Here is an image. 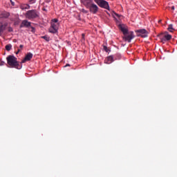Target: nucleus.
Instances as JSON below:
<instances>
[{
    "instance_id": "obj_1",
    "label": "nucleus",
    "mask_w": 177,
    "mask_h": 177,
    "mask_svg": "<svg viewBox=\"0 0 177 177\" xmlns=\"http://www.w3.org/2000/svg\"><path fill=\"white\" fill-rule=\"evenodd\" d=\"M111 16H113V19H115V21L120 31L124 34V37H123L124 41L127 42H131L133 38H135V35H133V32H128V29L125 27L124 24H121V20L122 19V15L117 14L114 11L111 12Z\"/></svg>"
},
{
    "instance_id": "obj_2",
    "label": "nucleus",
    "mask_w": 177,
    "mask_h": 177,
    "mask_svg": "<svg viewBox=\"0 0 177 177\" xmlns=\"http://www.w3.org/2000/svg\"><path fill=\"white\" fill-rule=\"evenodd\" d=\"M7 64L10 68H17V70H21L23 66L17 62V58L14 55H8L6 57Z\"/></svg>"
},
{
    "instance_id": "obj_3",
    "label": "nucleus",
    "mask_w": 177,
    "mask_h": 177,
    "mask_svg": "<svg viewBox=\"0 0 177 177\" xmlns=\"http://www.w3.org/2000/svg\"><path fill=\"white\" fill-rule=\"evenodd\" d=\"M25 17L28 20H35L39 17V12L37 10H29L25 13Z\"/></svg>"
},
{
    "instance_id": "obj_4",
    "label": "nucleus",
    "mask_w": 177,
    "mask_h": 177,
    "mask_svg": "<svg viewBox=\"0 0 177 177\" xmlns=\"http://www.w3.org/2000/svg\"><path fill=\"white\" fill-rule=\"evenodd\" d=\"M95 3L100 6V8H102L104 9H107V10H110V6H109V2L104 0H94Z\"/></svg>"
},
{
    "instance_id": "obj_5",
    "label": "nucleus",
    "mask_w": 177,
    "mask_h": 177,
    "mask_svg": "<svg viewBox=\"0 0 177 177\" xmlns=\"http://www.w3.org/2000/svg\"><path fill=\"white\" fill-rule=\"evenodd\" d=\"M59 26V24H50V27L48 29L49 32L51 34H57Z\"/></svg>"
},
{
    "instance_id": "obj_6",
    "label": "nucleus",
    "mask_w": 177,
    "mask_h": 177,
    "mask_svg": "<svg viewBox=\"0 0 177 177\" xmlns=\"http://www.w3.org/2000/svg\"><path fill=\"white\" fill-rule=\"evenodd\" d=\"M137 37H141L142 38H147V30L146 29H139L136 30Z\"/></svg>"
},
{
    "instance_id": "obj_7",
    "label": "nucleus",
    "mask_w": 177,
    "mask_h": 177,
    "mask_svg": "<svg viewBox=\"0 0 177 177\" xmlns=\"http://www.w3.org/2000/svg\"><path fill=\"white\" fill-rule=\"evenodd\" d=\"M87 9L89 10V12L92 13L93 15H96L97 12H99V7L95 3L91 4Z\"/></svg>"
},
{
    "instance_id": "obj_8",
    "label": "nucleus",
    "mask_w": 177,
    "mask_h": 177,
    "mask_svg": "<svg viewBox=\"0 0 177 177\" xmlns=\"http://www.w3.org/2000/svg\"><path fill=\"white\" fill-rule=\"evenodd\" d=\"M20 28H23L26 27V28H28L29 27H31V22L28 21L27 19H24L21 21L20 24Z\"/></svg>"
},
{
    "instance_id": "obj_9",
    "label": "nucleus",
    "mask_w": 177,
    "mask_h": 177,
    "mask_svg": "<svg viewBox=\"0 0 177 177\" xmlns=\"http://www.w3.org/2000/svg\"><path fill=\"white\" fill-rule=\"evenodd\" d=\"M32 53H28L25 56L24 59L21 62V64H23V63H26V62H30V60L32 59Z\"/></svg>"
},
{
    "instance_id": "obj_10",
    "label": "nucleus",
    "mask_w": 177,
    "mask_h": 177,
    "mask_svg": "<svg viewBox=\"0 0 177 177\" xmlns=\"http://www.w3.org/2000/svg\"><path fill=\"white\" fill-rule=\"evenodd\" d=\"M81 2L87 8L93 4V0H81Z\"/></svg>"
},
{
    "instance_id": "obj_11",
    "label": "nucleus",
    "mask_w": 177,
    "mask_h": 177,
    "mask_svg": "<svg viewBox=\"0 0 177 177\" xmlns=\"http://www.w3.org/2000/svg\"><path fill=\"white\" fill-rule=\"evenodd\" d=\"M114 59H117L115 57H113V55H110L105 59V63H106V64H111V63L114 62Z\"/></svg>"
},
{
    "instance_id": "obj_12",
    "label": "nucleus",
    "mask_w": 177,
    "mask_h": 177,
    "mask_svg": "<svg viewBox=\"0 0 177 177\" xmlns=\"http://www.w3.org/2000/svg\"><path fill=\"white\" fill-rule=\"evenodd\" d=\"M30 8L31 7L28 4H21L20 6V9H21V10H26V9H30Z\"/></svg>"
},
{
    "instance_id": "obj_13",
    "label": "nucleus",
    "mask_w": 177,
    "mask_h": 177,
    "mask_svg": "<svg viewBox=\"0 0 177 177\" xmlns=\"http://www.w3.org/2000/svg\"><path fill=\"white\" fill-rule=\"evenodd\" d=\"M6 26L1 24L0 25V37L1 35H2V34H3V31H5V28H6Z\"/></svg>"
},
{
    "instance_id": "obj_14",
    "label": "nucleus",
    "mask_w": 177,
    "mask_h": 177,
    "mask_svg": "<svg viewBox=\"0 0 177 177\" xmlns=\"http://www.w3.org/2000/svg\"><path fill=\"white\" fill-rule=\"evenodd\" d=\"M163 37L167 41H169L172 38V36L168 34L165 35Z\"/></svg>"
},
{
    "instance_id": "obj_15",
    "label": "nucleus",
    "mask_w": 177,
    "mask_h": 177,
    "mask_svg": "<svg viewBox=\"0 0 177 177\" xmlns=\"http://www.w3.org/2000/svg\"><path fill=\"white\" fill-rule=\"evenodd\" d=\"M50 24H59V19H52Z\"/></svg>"
},
{
    "instance_id": "obj_16",
    "label": "nucleus",
    "mask_w": 177,
    "mask_h": 177,
    "mask_svg": "<svg viewBox=\"0 0 177 177\" xmlns=\"http://www.w3.org/2000/svg\"><path fill=\"white\" fill-rule=\"evenodd\" d=\"M12 49V44H7L6 46V50L9 52Z\"/></svg>"
},
{
    "instance_id": "obj_17",
    "label": "nucleus",
    "mask_w": 177,
    "mask_h": 177,
    "mask_svg": "<svg viewBox=\"0 0 177 177\" xmlns=\"http://www.w3.org/2000/svg\"><path fill=\"white\" fill-rule=\"evenodd\" d=\"M41 38L43 39H45V41H46L47 42H49V41H50V37L45 35V36H42Z\"/></svg>"
},
{
    "instance_id": "obj_18",
    "label": "nucleus",
    "mask_w": 177,
    "mask_h": 177,
    "mask_svg": "<svg viewBox=\"0 0 177 177\" xmlns=\"http://www.w3.org/2000/svg\"><path fill=\"white\" fill-rule=\"evenodd\" d=\"M167 30L170 32H172V30H175V29H174V25H172V24H169V27H168V28H167Z\"/></svg>"
},
{
    "instance_id": "obj_19",
    "label": "nucleus",
    "mask_w": 177,
    "mask_h": 177,
    "mask_svg": "<svg viewBox=\"0 0 177 177\" xmlns=\"http://www.w3.org/2000/svg\"><path fill=\"white\" fill-rule=\"evenodd\" d=\"M9 16H10V14H9V12H6V13L3 14V17H5V19H8V17H9Z\"/></svg>"
},
{
    "instance_id": "obj_20",
    "label": "nucleus",
    "mask_w": 177,
    "mask_h": 177,
    "mask_svg": "<svg viewBox=\"0 0 177 177\" xmlns=\"http://www.w3.org/2000/svg\"><path fill=\"white\" fill-rule=\"evenodd\" d=\"M160 42H162V44H165V42H167L166 39L163 37L162 38H160Z\"/></svg>"
},
{
    "instance_id": "obj_21",
    "label": "nucleus",
    "mask_w": 177,
    "mask_h": 177,
    "mask_svg": "<svg viewBox=\"0 0 177 177\" xmlns=\"http://www.w3.org/2000/svg\"><path fill=\"white\" fill-rule=\"evenodd\" d=\"M104 50H105V52L108 53L110 52V49H109V48H107V46H104Z\"/></svg>"
},
{
    "instance_id": "obj_22",
    "label": "nucleus",
    "mask_w": 177,
    "mask_h": 177,
    "mask_svg": "<svg viewBox=\"0 0 177 177\" xmlns=\"http://www.w3.org/2000/svg\"><path fill=\"white\" fill-rule=\"evenodd\" d=\"M30 27L31 28V30H30L31 32H35V28H34L32 26H30Z\"/></svg>"
},
{
    "instance_id": "obj_23",
    "label": "nucleus",
    "mask_w": 177,
    "mask_h": 177,
    "mask_svg": "<svg viewBox=\"0 0 177 177\" xmlns=\"http://www.w3.org/2000/svg\"><path fill=\"white\" fill-rule=\"evenodd\" d=\"M82 39L83 40V41H85V34H82Z\"/></svg>"
},
{
    "instance_id": "obj_24",
    "label": "nucleus",
    "mask_w": 177,
    "mask_h": 177,
    "mask_svg": "<svg viewBox=\"0 0 177 177\" xmlns=\"http://www.w3.org/2000/svg\"><path fill=\"white\" fill-rule=\"evenodd\" d=\"M30 4L35 3V0H29Z\"/></svg>"
},
{
    "instance_id": "obj_25",
    "label": "nucleus",
    "mask_w": 177,
    "mask_h": 177,
    "mask_svg": "<svg viewBox=\"0 0 177 177\" xmlns=\"http://www.w3.org/2000/svg\"><path fill=\"white\" fill-rule=\"evenodd\" d=\"M0 66H5V62L0 61Z\"/></svg>"
},
{
    "instance_id": "obj_26",
    "label": "nucleus",
    "mask_w": 177,
    "mask_h": 177,
    "mask_svg": "<svg viewBox=\"0 0 177 177\" xmlns=\"http://www.w3.org/2000/svg\"><path fill=\"white\" fill-rule=\"evenodd\" d=\"M15 53H16V55H19V53H20V49H18Z\"/></svg>"
},
{
    "instance_id": "obj_27",
    "label": "nucleus",
    "mask_w": 177,
    "mask_h": 177,
    "mask_svg": "<svg viewBox=\"0 0 177 177\" xmlns=\"http://www.w3.org/2000/svg\"><path fill=\"white\" fill-rule=\"evenodd\" d=\"M8 31H9L10 32H12V31H13V29H12V28H9Z\"/></svg>"
},
{
    "instance_id": "obj_28",
    "label": "nucleus",
    "mask_w": 177,
    "mask_h": 177,
    "mask_svg": "<svg viewBox=\"0 0 177 177\" xmlns=\"http://www.w3.org/2000/svg\"><path fill=\"white\" fill-rule=\"evenodd\" d=\"M11 2V5H12V6H15V2L12 1V0H10Z\"/></svg>"
},
{
    "instance_id": "obj_29",
    "label": "nucleus",
    "mask_w": 177,
    "mask_h": 177,
    "mask_svg": "<svg viewBox=\"0 0 177 177\" xmlns=\"http://www.w3.org/2000/svg\"><path fill=\"white\" fill-rule=\"evenodd\" d=\"M171 10H175V6H171Z\"/></svg>"
},
{
    "instance_id": "obj_30",
    "label": "nucleus",
    "mask_w": 177,
    "mask_h": 177,
    "mask_svg": "<svg viewBox=\"0 0 177 177\" xmlns=\"http://www.w3.org/2000/svg\"><path fill=\"white\" fill-rule=\"evenodd\" d=\"M64 67H70V64H67L66 65L64 66Z\"/></svg>"
},
{
    "instance_id": "obj_31",
    "label": "nucleus",
    "mask_w": 177,
    "mask_h": 177,
    "mask_svg": "<svg viewBox=\"0 0 177 177\" xmlns=\"http://www.w3.org/2000/svg\"><path fill=\"white\" fill-rule=\"evenodd\" d=\"M24 47V46H23V44H21L20 46H19V48H23Z\"/></svg>"
},
{
    "instance_id": "obj_32",
    "label": "nucleus",
    "mask_w": 177,
    "mask_h": 177,
    "mask_svg": "<svg viewBox=\"0 0 177 177\" xmlns=\"http://www.w3.org/2000/svg\"><path fill=\"white\" fill-rule=\"evenodd\" d=\"M118 59H121V55H119V56H118Z\"/></svg>"
},
{
    "instance_id": "obj_33",
    "label": "nucleus",
    "mask_w": 177,
    "mask_h": 177,
    "mask_svg": "<svg viewBox=\"0 0 177 177\" xmlns=\"http://www.w3.org/2000/svg\"><path fill=\"white\" fill-rule=\"evenodd\" d=\"M159 23H161V20H159Z\"/></svg>"
}]
</instances>
